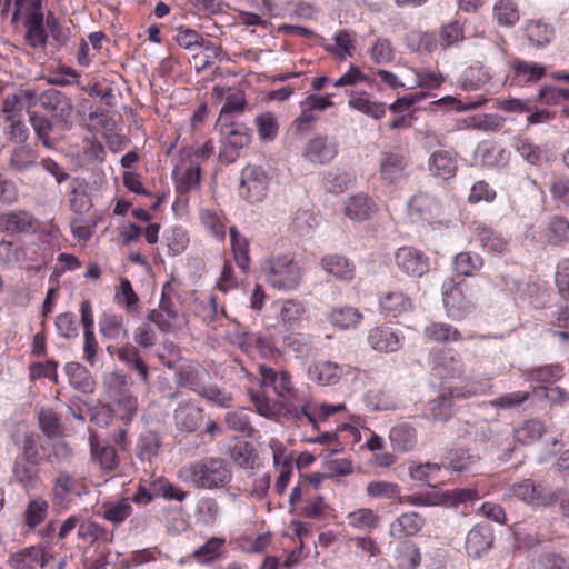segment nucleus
I'll return each instance as SVG.
<instances>
[{"instance_id": "7", "label": "nucleus", "mask_w": 569, "mask_h": 569, "mask_svg": "<svg viewBox=\"0 0 569 569\" xmlns=\"http://www.w3.org/2000/svg\"><path fill=\"white\" fill-rule=\"evenodd\" d=\"M269 179L261 167L247 166L241 172L239 193L250 203L263 200L267 194Z\"/></svg>"}, {"instance_id": "41", "label": "nucleus", "mask_w": 569, "mask_h": 569, "mask_svg": "<svg viewBox=\"0 0 569 569\" xmlns=\"http://www.w3.org/2000/svg\"><path fill=\"white\" fill-rule=\"evenodd\" d=\"M27 259V250L19 242L0 241V264L13 267Z\"/></svg>"}, {"instance_id": "57", "label": "nucleus", "mask_w": 569, "mask_h": 569, "mask_svg": "<svg viewBox=\"0 0 569 569\" xmlns=\"http://www.w3.org/2000/svg\"><path fill=\"white\" fill-rule=\"evenodd\" d=\"M350 183V176L340 169L328 171L323 177L325 189L335 194L345 192Z\"/></svg>"}, {"instance_id": "55", "label": "nucleus", "mask_w": 569, "mask_h": 569, "mask_svg": "<svg viewBox=\"0 0 569 569\" xmlns=\"http://www.w3.org/2000/svg\"><path fill=\"white\" fill-rule=\"evenodd\" d=\"M335 44H329L326 50L330 52L336 59L343 61L347 57H351L352 39L347 30H340L333 36Z\"/></svg>"}, {"instance_id": "40", "label": "nucleus", "mask_w": 569, "mask_h": 569, "mask_svg": "<svg viewBox=\"0 0 569 569\" xmlns=\"http://www.w3.org/2000/svg\"><path fill=\"white\" fill-rule=\"evenodd\" d=\"M442 462L441 463H432V462H426L420 463L413 467H410V477L419 481L421 483H426L428 486H432V482H443V480L440 478V472L442 470Z\"/></svg>"}, {"instance_id": "38", "label": "nucleus", "mask_w": 569, "mask_h": 569, "mask_svg": "<svg viewBox=\"0 0 569 569\" xmlns=\"http://www.w3.org/2000/svg\"><path fill=\"white\" fill-rule=\"evenodd\" d=\"M480 498L481 493L476 488H457L441 492V506L456 508Z\"/></svg>"}, {"instance_id": "13", "label": "nucleus", "mask_w": 569, "mask_h": 569, "mask_svg": "<svg viewBox=\"0 0 569 569\" xmlns=\"http://www.w3.org/2000/svg\"><path fill=\"white\" fill-rule=\"evenodd\" d=\"M258 371L262 386H271L283 400H290L293 397L295 390L288 371H277L267 365H259Z\"/></svg>"}, {"instance_id": "2", "label": "nucleus", "mask_w": 569, "mask_h": 569, "mask_svg": "<svg viewBox=\"0 0 569 569\" xmlns=\"http://www.w3.org/2000/svg\"><path fill=\"white\" fill-rule=\"evenodd\" d=\"M178 478L197 489H219L232 479L231 465L221 457H203L178 470Z\"/></svg>"}, {"instance_id": "50", "label": "nucleus", "mask_w": 569, "mask_h": 569, "mask_svg": "<svg viewBox=\"0 0 569 569\" xmlns=\"http://www.w3.org/2000/svg\"><path fill=\"white\" fill-rule=\"evenodd\" d=\"M201 169L199 166H190L183 171L174 170L176 187L179 193H188L200 183Z\"/></svg>"}, {"instance_id": "36", "label": "nucleus", "mask_w": 569, "mask_h": 569, "mask_svg": "<svg viewBox=\"0 0 569 569\" xmlns=\"http://www.w3.org/2000/svg\"><path fill=\"white\" fill-rule=\"evenodd\" d=\"M425 337L435 342H451L461 339V333L457 328L451 325L442 322H431L423 329Z\"/></svg>"}, {"instance_id": "23", "label": "nucleus", "mask_w": 569, "mask_h": 569, "mask_svg": "<svg viewBox=\"0 0 569 569\" xmlns=\"http://www.w3.org/2000/svg\"><path fill=\"white\" fill-rule=\"evenodd\" d=\"M425 525L423 518L417 512H405L390 525V535L396 539L415 536Z\"/></svg>"}, {"instance_id": "32", "label": "nucleus", "mask_w": 569, "mask_h": 569, "mask_svg": "<svg viewBox=\"0 0 569 569\" xmlns=\"http://www.w3.org/2000/svg\"><path fill=\"white\" fill-rule=\"evenodd\" d=\"M473 233L483 249L497 253H502L507 250V240L485 224L475 222Z\"/></svg>"}, {"instance_id": "43", "label": "nucleus", "mask_w": 569, "mask_h": 569, "mask_svg": "<svg viewBox=\"0 0 569 569\" xmlns=\"http://www.w3.org/2000/svg\"><path fill=\"white\" fill-rule=\"evenodd\" d=\"M493 17L503 27H513L520 19L517 4L512 0H499L493 7Z\"/></svg>"}, {"instance_id": "59", "label": "nucleus", "mask_w": 569, "mask_h": 569, "mask_svg": "<svg viewBox=\"0 0 569 569\" xmlns=\"http://www.w3.org/2000/svg\"><path fill=\"white\" fill-rule=\"evenodd\" d=\"M224 422L230 430L240 432L247 437L253 435V427L249 416L243 410L229 411L224 416Z\"/></svg>"}, {"instance_id": "5", "label": "nucleus", "mask_w": 569, "mask_h": 569, "mask_svg": "<svg viewBox=\"0 0 569 569\" xmlns=\"http://www.w3.org/2000/svg\"><path fill=\"white\" fill-rule=\"evenodd\" d=\"M29 122L37 141L49 150L56 149L72 128V121H61L40 112H30Z\"/></svg>"}, {"instance_id": "56", "label": "nucleus", "mask_w": 569, "mask_h": 569, "mask_svg": "<svg viewBox=\"0 0 569 569\" xmlns=\"http://www.w3.org/2000/svg\"><path fill=\"white\" fill-rule=\"evenodd\" d=\"M513 70L518 78L527 82H536L546 73L543 66L521 59L513 61Z\"/></svg>"}, {"instance_id": "15", "label": "nucleus", "mask_w": 569, "mask_h": 569, "mask_svg": "<svg viewBox=\"0 0 569 569\" xmlns=\"http://www.w3.org/2000/svg\"><path fill=\"white\" fill-rule=\"evenodd\" d=\"M493 545V532L489 525H477L467 535L466 550L473 558L481 557Z\"/></svg>"}, {"instance_id": "48", "label": "nucleus", "mask_w": 569, "mask_h": 569, "mask_svg": "<svg viewBox=\"0 0 569 569\" xmlns=\"http://www.w3.org/2000/svg\"><path fill=\"white\" fill-rule=\"evenodd\" d=\"M231 249L236 260V263L243 271L248 270L250 258L248 254V241L241 236L236 227L230 228Z\"/></svg>"}, {"instance_id": "58", "label": "nucleus", "mask_w": 569, "mask_h": 569, "mask_svg": "<svg viewBox=\"0 0 569 569\" xmlns=\"http://www.w3.org/2000/svg\"><path fill=\"white\" fill-rule=\"evenodd\" d=\"M517 153L529 164L541 166L547 161L546 152L528 140H519L516 144Z\"/></svg>"}, {"instance_id": "27", "label": "nucleus", "mask_w": 569, "mask_h": 569, "mask_svg": "<svg viewBox=\"0 0 569 569\" xmlns=\"http://www.w3.org/2000/svg\"><path fill=\"white\" fill-rule=\"evenodd\" d=\"M34 218L27 211L0 214V228L10 233L29 232L34 229Z\"/></svg>"}, {"instance_id": "37", "label": "nucleus", "mask_w": 569, "mask_h": 569, "mask_svg": "<svg viewBox=\"0 0 569 569\" xmlns=\"http://www.w3.org/2000/svg\"><path fill=\"white\" fill-rule=\"evenodd\" d=\"M389 439L395 449L408 451L416 445V430L408 423H399L390 430Z\"/></svg>"}, {"instance_id": "39", "label": "nucleus", "mask_w": 569, "mask_h": 569, "mask_svg": "<svg viewBox=\"0 0 569 569\" xmlns=\"http://www.w3.org/2000/svg\"><path fill=\"white\" fill-rule=\"evenodd\" d=\"M206 371L199 365L182 366L178 372L179 385L188 388L198 395L206 385H202V376Z\"/></svg>"}, {"instance_id": "45", "label": "nucleus", "mask_w": 569, "mask_h": 569, "mask_svg": "<svg viewBox=\"0 0 569 569\" xmlns=\"http://www.w3.org/2000/svg\"><path fill=\"white\" fill-rule=\"evenodd\" d=\"M38 422L48 439H52L61 432V419L52 408H41L38 412Z\"/></svg>"}, {"instance_id": "17", "label": "nucleus", "mask_w": 569, "mask_h": 569, "mask_svg": "<svg viewBox=\"0 0 569 569\" xmlns=\"http://www.w3.org/2000/svg\"><path fill=\"white\" fill-rule=\"evenodd\" d=\"M203 410L191 402H183L173 412L176 427L183 432L197 431L203 422Z\"/></svg>"}, {"instance_id": "28", "label": "nucleus", "mask_w": 569, "mask_h": 569, "mask_svg": "<svg viewBox=\"0 0 569 569\" xmlns=\"http://www.w3.org/2000/svg\"><path fill=\"white\" fill-rule=\"evenodd\" d=\"M429 164L430 170L445 180L452 178L458 168L456 154L449 150L435 151Z\"/></svg>"}, {"instance_id": "34", "label": "nucleus", "mask_w": 569, "mask_h": 569, "mask_svg": "<svg viewBox=\"0 0 569 569\" xmlns=\"http://www.w3.org/2000/svg\"><path fill=\"white\" fill-rule=\"evenodd\" d=\"M100 333L103 338L113 341H122L128 338L122 316L104 315L99 322Z\"/></svg>"}, {"instance_id": "44", "label": "nucleus", "mask_w": 569, "mask_h": 569, "mask_svg": "<svg viewBox=\"0 0 569 569\" xmlns=\"http://www.w3.org/2000/svg\"><path fill=\"white\" fill-rule=\"evenodd\" d=\"M483 266V259L478 253L463 251L458 253L453 259V268L461 276H472Z\"/></svg>"}, {"instance_id": "20", "label": "nucleus", "mask_w": 569, "mask_h": 569, "mask_svg": "<svg viewBox=\"0 0 569 569\" xmlns=\"http://www.w3.org/2000/svg\"><path fill=\"white\" fill-rule=\"evenodd\" d=\"M12 440L19 449L17 457L28 459L31 462H40L43 459L41 455V437L34 431H24L22 435H13Z\"/></svg>"}, {"instance_id": "60", "label": "nucleus", "mask_w": 569, "mask_h": 569, "mask_svg": "<svg viewBox=\"0 0 569 569\" xmlns=\"http://www.w3.org/2000/svg\"><path fill=\"white\" fill-rule=\"evenodd\" d=\"M132 512V506L128 499L103 506V518L113 525L122 523Z\"/></svg>"}, {"instance_id": "54", "label": "nucleus", "mask_w": 569, "mask_h": 569, "mask_svg": "<svg viewBox=\"0 0 569 569\" xmlns=\"http://www.w3.org/2000/svg\"><path fill=\"white\" fill-rule=\"evenodd\" d=\"M36 163L34 152L29 147L20 146L13 149L9 161V168L16 172H23L29 168L34 167Z\"/></svg>"}, {"instance_id": "22", "label": "nucleus", "mask_w": 569, "mask_h": 569, "mask_svg": "<svg viewBox=\"0 0 569 569\" xmlns=\"http://www.w3.org/2000/svg\"><path fill=\"white\" fill-rule=\"evenodd\" d=\"M376 210V203L363 193L349 197L345 202V214L355 221L369 219Z\"/></svg>"}, {"instance_id": "30", "label": "nucleus", "mask_w": 569, "mask_h": 569, "mask_svg": "<svg viewBox=\"0 0 569 569\" xmlns=\"http://www.w3.org/2000/svg\"><path fill=\"white\" fill-rule=\"evenodd\" d=\"M341 368L331 361L316 362L308 368V377L321 386L337 383Z\"/></svg>"}, {"instance_id": "18", "label": "nucleus", "mask_w": 569, "mask_h": 569, "mask_svg": "<svg viewBox=\"0 0 569 569\" xmlns=\"http://www.w3.org/2000/svg\"><path fill=\"white\" fill-rule=\"evenodd\" d=\"M178 318V310L170 297L162 292L159 308L151 309L148 313V320L153 322L162 332H169L173 329Z\"/></svg>"}, {"instance_id": "46", "label": "nucleus", "mask_w": 569, "mask_h": 569, "mask_svg": "<svg viewBox=\"0 0 569 569\" xmlns=\"http://www.w3.org/2000/svg\"><path fill=\"white\" fill-rule=\"evenodd\" d=\"M361 318L362 315L358 309L348 306L335 308L329 315L330 322L342 329L355 327Z\"/></svg>"}, {"instance_id": "61", "label": "nucleus", "mask_w": 569, "mask_h": 569, "mask_svg": "<svg viewBox=\"0 0 569 569\" xmlns=\"http://www.w3.org/2000/svg\"><path fill=\"white\" fill-rule=\"evenodd\" d=\"M548 242L560 244L569 240V221L563 217H553L548 223Z\"/></svg>"}, {"instance_id": "12", "label": "nucleus", "mask_w": 569, "mask_h": 569, "mask_svg": "<svg viewBox=\"0 0 569 569\" xmlns=\"http://www.w3.org/2000/svg\"><path fill=\"white\" fill-rule=\"evenodd\" d=\"M409 212L416 221L432 223L440 217L441 204L436 197L419 191L409 200Z\"/></svg>"}, {"instance_id": "3", "label": "nucleus", "mask_w": 569, "mask_h": 569, "mask_svg": "<svg viewBox=\"0 0 569 569\" xmlns=\"http://www.w3.org/2000/svg\"><path fill=\"white\" fill-rule=\"evenodd\" d=\"M565 493H567L565 489H555L547 481L528 478L510 485L505 496L516 498L531 507L549 508L556 506Z\"/></svg>"}, {"instance_id": "47", "label": "nucleus", "mask_w": 569, "mask_h": 569, "mask_svg": "<svg viewBox=\"0 0 569 569\" xmlns=\"http://www.w3.org/2000/svg\"><path fill=\"white\" fill-rule=\"evenodd\" d=\"M477 459L478 458L470 455L468 450L457 449L442 460V467L446 470L463 472L467 471Z\"/></svg>"}, {"instance_id": "4", "label": "nucleus", "mask_w": 569, "mask_h": 569, "mask_svg": "<svg viewBox=\"0 0 569 569\" xmlns=\"http://www.w3.org/2000/svg\"><path fill=\"white\" fill-rule=\"evenodd\" d=\"M478 388L475 383L465 386L450 385L443 388L442 392L427 403L426 417L435 422H446L453 415V398L468 399L477 395Z\"/></svg>"}, {"instance_id": "26", "label": "nucleus", "mask_w": 569, "mask_h": 569, "mask_svg": "<svg viewBox=\"0 0 569 569\" xmlns=\"http://www.w3.org/2000/svg\"><path fill=\"white\" fill-rule=\"evenodd\" d=\"M47 557L41 547H29L10 557V563L14 569L43 568Z\"/></svg>"}, {"instance_id": "42", "label": "nucleus", "mask_w": 569, "mask_h": 569, "mask_svg": "<svg viewBox=\"0 0 569 569\" xmlns=\"http://www.w3.org/2000/svg\"><path fill=\"white\" fill-rule=\"evenodd\" d=\"M546 432V427L538 419L526 420L520 427L516 428L513 436L520 443H530L539 440Z\"/></svg>"}, {"instance_id": "49", "label": "nucleus", "mask_w": 569, "mask_h": 569, "mask_svg": "<svg viewBox=\"0 0 569 569\" xmlns=\"http://www.w3.org/2000/svg\"><path fill=\"white\" fill-rule=\"evenodd\" d=\"M66 375L69 378V382L76 389L82 391H90L92 388L91 377L88 370L79 362H69L64 367Z\"/></svg>"}, {"instance_id": "8", "label": "nucleus", "mask_w": 569, "mask_h": 569, "mask_svg": "<svg viewBox=\"0 0 569 569\" xmlns=\"http://www.w3.org/2000/svg\"><path fill=\"white\" fill-rule=\"evenodd\" d=\"M339 151V143L333 137L317 134L307 141L302 157L315 166H326L333 161Z\"/></svg>"}, {"instance_id": "51", "label": "nucleus", "mask_w": 569, "mask_h": 569, "mask_svg": "<svg viewBox=\"0 0 569 569\" xmlns=\"http://www.w3.org/2000/svg\"><path fill=\"white\" fill-rule=\"evenodd\" d=\"M303 303L296 300H287L282 303L279 311V320L286 329H292L305 315Z\"/></svg>"}, {"instance_id": "9", "label": "nucleus", "mask_w": 569, "mask_h": 569, "mask_svg": "<svg viewBox=\"0 0 569 569\" xmlns=\"http://www.w3.org/2000/svg\"><path fill=\"white\" fill-rule=\"evenodd\" d=\"M409 159L401 149L382 151L379 158L380 179L388 184H395L407 177Z\"/></svg>"}, {"instance_id": "16", "label": "nucleus", "mask_w": 569, "mask_h": 569, "mask_svg": "<svg viewBox=\"0 0 569 569\" xmlns=\"http://www.w3.org/2000/svg\"><path fill=\"white\" fill-rule=\"evenodd\" d=\"M89 446L92 460L103 472H112L118 468L119 457L113 446L100 442L96 435L89 437Z\"/></svg>"}, {"instance_id": "10", "label": "nucleus", "mask_w": 569, "mask_h": 569, "mask_svg": "<svg viewBox=\"0 0 569 569\" xmlns=\"http://www.w3.org/2000/svg\"><path fill=\"white\" fill-rule=\"evenodd\" d=\"M396 266L409 277H422L429 271V258L413 247H401L395 254Z\"/></svg>"}, {"instance_id": "35", "label": "nucleus", "mask_w": 569, "mask_h": 569, "mask_svg": "<svg viewBox=\"0 0 569 569\" xmlns=\"http://www.w3.org/2000/svg\"><path fill=\"white\" fill-rule=\"evenodd\" d=\"M348 525L357 530L371 531L380 523L379 516L369 508H360L347 515Z\"/></svg>"}, {"instance_id": "25", "label": "nucleus", "mask_w": 569, "mask_h": 569, "mask_svg": "<svg viewBox=\"0 0 569 569\" xmlns=\"http://www.w3.org/2000/svg\"><path fill=\"white\" fill-rule=\"evenodd\" d=\"M322 269L339 280L349 281L355 276L353 263L340 254H327L321 259Z\"/></svg>"}, {"instance_id": "1", "label": "nucleus", "mask_w": 569, "mask_h": 569, "mask_svg": "<svg viewBox=\"0 0 569 569\" xmlns=\"http://www.w3.org/2000/svg\"><path fill=\"white\" fill-rule=\"evenodd\" d=\"M0 14L7 17L12 10L11 23L17 26L24 16V41L33 49L44 48L48 33L44 27L42 0H0Z\"/></svg>"}, {"instance_id": "63", "label": "nucleus", "mask_w": 569, "mask_h": 569, "mask_svg": "<svg viewBox=\"0 0 569 569\" xmlns=\"http://www.w3.org/2000/svg\"><path fill=\"white\" fill-rule=\"evenodd\" d=\"M349 106L375 119H381L386 114V104L382 102L370 101L365 96L351 98Z\"/></svg>"}, {"instance_id": "53", "label": "nucleus", "mask_w": 569, "mask_h": 569, "mask_svg": "<svg viewBox=\"0 0 569 569\" xmlns=\"http://www.w3.org/2000/svg\"><path fill=\"white\" fill-rule=\"evenodd\" d=\"M103 383L108 390V393L114 400L124 397L130 392V379L127 375L114 371L104 376Z\"/></svg>"}, {"instance_id": "19", "label": "nucleus", "mask_w": 569, "mask_h": 569, "mask_svg": "<svg viewBox=\"0 0 569 569\" xmlns=\"http://www.w3.org/2000/svg\"><path fill=\"white\" fill-rule=\"evenodd\" d=\"M523 33L531 47L542 49L553 40L555 28L552 24L545 22L541 19H532L526 22Z\"/></svg>"}, {"instance_id": "64", "label": "nucleus", "mask_w": 569, "mask_h": 569, "mask_svg": "<svg viewBox=\"0 0 569 569\" xmlns=\"http://www.w3.org/2000/svg\"><path fill=\"white\" fill-rule=\"evenodd\" d=\"M202 398L222 408L231 407L233 402L232 393L218 387L217 385H208L201 388L199 393Z\"/></svg>"}, {"instance_id": "62", "label": "nucleus", "mask_w": 569, "mask_h": 569, "mask_svg": "<svg viewBox=\"0 0 569 569\" xmlns=\"http://www.w3.org/2000/svg\"><path fill=\"white\" fill-rule=\"evenodd\" d=\"M161 441L158 435L147 432L141 435L137 442V453L141 460H151L159 452Z\"/></svg>"}, {"instance_id": "52", "label": "nucleus", "mask_w": 569, "mask_h": 569, "mask_svg": "<svg viewBox=\"0 0 569 569\" xmlns=\"http://www.w3.org/2000/svg\"><path fill=\"white\" fill-rule=\"evenodd\" d=\"M222 134L224 147L233 150H238L247 146L251 138L247 129L238 124L224 126Z\"/></svg>"}, {"instance_id": "33", "label": "nucleus", "mask_w": 569, "mask_h": 569, "mask_svg": "<svg viewBox=\"0 0 569 569\" xmlns=\"http://www.w3.org/2000/svg\"><path fill=\"white\" fill-rule=\"evenodd\" d=\"M439 366L446 372L442 379L449 380L450 385L465 386L466 383H471L463 379V363L459 357H455L450 352H443Z\"/></svg>"}, {"instance_id": "24", "label": "nucleus", "mask_w": 569, "mask_h": 569, "mask_svg": "<svg viewBox=\"0 0 569 569\" xmlns=\"http://www.w3.org/2000/svg\"><path fill=\"white\" fill-rule=\"evenodd\" d=\"M369 345L378 351L393 352L400 348L399 336L390 327H376L369 331Z\"/></svg>"}, {"instance_id": "31", "label": "nucleus", "mask_w": 569, "mask_h": 569, "mask_svg": "<svg viewBox=\"0 0 569 569\" xmlns=\"http://www.w3.org/2000/svg\"><path fill=\"white\" fill-rule=\"evenodd\" d=\"M410 298L401 291H389L379 299L381 312L390 316H398L411 308Z\"/></svg>"}, {"instance_id": "14", "label": "nucleus", "mask_w": 569, "mask_h": 569, "mask_svg": "<svg viewBox=\"0 0 569 569\" xmlns=\"http://www.w3.org/2000/svg\"><path fill=\"white\" fill-rule=\"evenodd\" d=\"M442 297L447 312L453 318H460L475 307L472 301L463 295L461 286L452 281L443 284Z\"/></svg>"}, {"instance_id": "6", "label": "nucleus", "mask_w": 569, "mask_h": 569, "mask_svg": "<svg viewBox=\"0 0 569 569\" xmlns=\"http://www.w3.org/2000/svg\"><path fill=\"white\" fill-rule=\"evenodd\" d=\"M267 280L273 287L283 290L295 289L301 280V269L288 257L267 260L263 264Z\"/></svg>"}, {"instance_id": "29", "label": "nucleus", "mask_w": 569, "mask_h": 569, "mask_svg": "<svg viewBox=\"0 0 569 569\" xmlns=\"http://www.w3.org/2000/svg\"><path fill=\"white\" fill-rule=\"evenodd\" d=\"M43 458L54 468L69 463L72 458V449L63 439H56L50 445H41Z\"/></svg>"}, {"instance_id": "11", "label": "nucleus", "mask_w": 569, "mask_h": 569, "mask_svg": "<svg viewBox=\"0 0 569 569\" xmlns=\"http://www.w3.org/2000/svg\"><path fill=\"white\" fill-rule=\"evenodd\" d=\"M40 107L50 113L53 119L71 121L73 113L72 99L58 89L43 90Z\"/></svg>"}, {"instance_id": "21", "label": "nucleus", "mask_w": 569, "mask_h": 569, "mask_svg": "<svg viewBox=\"0 0 569 569\" xmlns=\"http://www.w3.org/2000/svg\"><path fill=\"white\" fill-rule=\"evenodd\" d=\"M39 463L16 457L12 465V479L26 490L34 489L39 482Z\"/></svg>"}]
</instances>
